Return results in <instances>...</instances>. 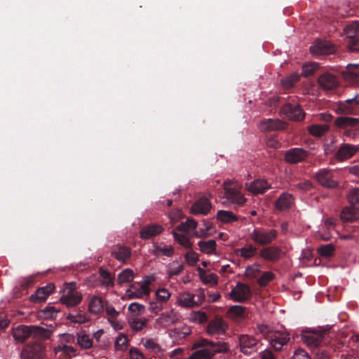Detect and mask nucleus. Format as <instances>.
<instances>
[{"mask_svg":"<svg viewBox=\"0 0 359 359\" xmlns=\"http://www.w3.org/2000/svg\"><path fill=\"white\" fill-rule=\"evenodd\" d=\"M201 348L194 352L189 359H211L217 352L226 351L225 344L213 343L205 339H201L193 344V348Z\"/></svg>","mask_w":359,"mask_h":359,"instance_id":"f257e3e1","label":"nucleus"},{"mask_svg":"<svg viewBox=\"0 0 359 359\" xmlns=\"http://www.w3.org/2000/svg\"><path fill=\"white\" fill-rule=\"evenodd\" d=\"M13 336L17 341H23L32 334L39 335L43 338H48L50 332L44 328L39 326L19 325L13 330Z\"/></svg>","mask_w":359,"mask_h":359,"instance_id":"f03ea898","label":"nucleus"},{"mask_svg":"<svg viewBox=\"0 0 359 359\" xmlns=\"http://www.w3.org/2000/svg\"><path fill=\"white\" fill-rule=\"evenodd\" d=\"M82 299V294L76 290V284L74 282L65 285L62 291L60 301L67 307H73L79 304Z\"/></svg>","mask_w":359,"mask_h":359,"instance_id":"7ed1b4c3","label":"nucleus"},{"mask_svg":"<svg viewBox=\"0 0 359 359\" xmlns=\"http://www.w3.org/2000/svg\"><path fill=\"white\" fill-rule=\"evenodd\" d=\"M224 197L231 203L243 205L245 202V197L241 194V186L236 181H226L223 184Z\"/></svg>","mask_w":359,"mask_h":359,"instance_id":"20e7f679","label":"nucleus"},{"mask_svg":"<svg viewBox=\"0 0 359 359\" xmlns=\"http://www.w3.org/2000/svg\"><path fill=\"white\" fill-rule=\"evenodd\" d=\"M277 231L274 229H264L255 228L250 233V238L252 241L259 245H266L276 239Z\"/></svg>","mask_w":359,"mask_h":359,"instance_id":"39448f33","label":"nucleus"},{"mask_svg":"<svg viewBox=\"0 0 359 359\" xmlns=\"http://www.w3.org/2000/svg\"><path fill=\"white\" fill-rule=\"evenodd\" d=\"M180 314L173 309L162 313L154 322L156 330L165 329L178 322Z\"/></svg>","mask_w":359,"mask_h":359,"instance_id":"423d86ee","label":"nucleus"},{"mask_svg":"<svg viewBox=\"0 0 359 359\" xmlns=\"http://www.w3.org/2000/svg\"><path fill=\"white\" fill-rule=\"evenodd\" d=\"M359 105V94H357L351 99H347L344 102H339L336 104L334 110L340 114H353L357 106Z\"/></svg>","mask_w":359,"mask_h":359,"instance_id":"0eeeda50","label":"nucleus"},{"mask_svg":"<svg viewBox=\"0 0 359 359\" xmlns=\"http://www.w3.org/2000/svg\"><path fill=\"white\" fill-rule=\"evenodd\" d=\"M150 280L148 278L142 280L140 283V288L135 284L131 285L126 290V295L129 299L142 298L150 293Z\"/></svg>","mask_w":359,"mask_h":359,"instance_id":"6e6552de","label":"nucleus"},{"mask_svg":"<svg viewBox=\"0 0 359 359\" xmlns=\"http://www.w3.org/2000/svg\"><path fill=\"white\" fill-rule=\"evenodd\" d=\"M251 295L250 288L245 284L238 283L229 293V297L234 302H243Z\"/></svg>","mask_w":359,"mask_h":359,"instance_id":"1a4fd4ad","label":"nucleus"},{"mask_svg":"<svg viewBox=\"0 0 359 359\" xmlns=\"http://www.w3.org/2000/svg\"><path fill=\"white\" fill-rule=\"evenodd\" d=\"M44 355V348L41 344L26 346L21 352V359H41Z\"/></svg>","mask_w":359,"mask_h":359,"instance_id":"9d476101","label":"nucleus"},{"mask_svg":"<svg viewBox=\"0 0 359 359\" xmlns=\"http://www.w3.org/2000/svg\"><path fill=\"white\" fill-rule=\"evenodd\" d=\"M310 50L312 54L319 55L333 53L336 48L330 41L317 40L311 46Z\"/></svg>","mask_w":359,"mask_h":359,"instance_id":"9b49d317","label":"nucleus"},{"mask_svg":"<svg viewBox=\"0 0 359 359\" xmlns=\"http://www.w3.org/2000/svg\"><path fill=\"white\" fill-rule=\"evenodd\" d=\"M239 346L242 353L249 355L257 351V341L250 335L242 334L239 337Z\"/></svg>","mask_w":359,"mask_h":359,"instance_id":"f8f14e48","label":"nucleus"},{"mask_svg":"<svg viewBox=\"0 0 359 359\" xmlns=\"http://www.w3.org/2000/svg\"><path fill=\"white\" fill-rule=\"evenodd\" d=\"M316 180L323 187L334 188L338 185L337 182L334 180L332 173L327 169H322L316 174Z\"/></svg>","mask_w":359,"mask_h":359,"instance_id":"ddd939ff","label":"nucleus"},{"mask_svg":"<svg viewBox=\"0 0 359 359\" xmlns=\"http://www.w3.org/2000/svg\"><path fill=\"white\" fill-rule=\"evenodd\" d=\"M281 112L292 121H301L304 117V113L298 104H287L283 107Z\"/></svg>","mask_w":359,"mask_h":359,"instance_id":"4468645a","label":"nucleus"},{"mask_svg":"<svg viewBox=\"0 0 359 359\" xmlns=\"http://www.w3.org/2000/svg\"><path fill=\"white\" fill-rule=\"evenodd\" d=\"M289 339V334L276 331L270 334L269 341L275 350L280 351Z\"/></svg>","mask_w":359,"mask_h":359,"instance_id":"2eb2a0df","label":"nucleus"},{"mask_svg":"<svg viewBox=\"0 0 359 359\" xmlns=\"http://www.w3.org/2000/svg\"><path fill=\"white\" fill-rule=\"evenodd\" d=\"M176 304L183 308H194L198 306L195 300V295L189 292H183L177 297Z\"/></svg>","mask_w":359,"mask_h":359,"instance_id":"dca6fc26","label":"nucleus"},{"mask_svg":"<svg viewBox=\"0 0 359 359\" xmlns=\"http://www.w3.org/2000/svg\"><path fill=\"white\" fill-rule=\"evenodd\" d=\"M226 328V323L222 319L217 318L210 321L207 327V332L210 335L222 334Z\"/></svg>","mask_w":359,"mask_h":359,"instance_id":"f3484780","label":"nucleus"},{"mask_svg":"<svg viewBox=\"0 0 359 359\" xmlns=\"http://www.w3.org/2000/svg\"><path fill=\"white\" fill-rule=\"evenodd\" d=\"M307 156V152L300 148H293L285 154V158L287 162L290 163H297L304 160Z\"/></svg>","mask_w":359,"mask_h":359,"instance_id":"a211bd4d","label":"nucleus"},{"mask_svg":"<svg viewBox=\"0 0 359 359\" xmlns=\"http://www.w3.org/2000/svg\"><path fill=\"white\" fill-rule=\"evenodd\" d=\"M319 85L324 89L330 90L339 86V80L330 73H324L318 79Z\"/></svg>","mask_w":359,"mask_h":359,"instance_id":"6ab92c4d","label":"nucleus"},{"mask_svg":"<svg viewBox=\"0 0 359 359\" xmlns=\"http://www.w3.org/2000/svg\"><path fill=\"white\" fill-rule=\"evenodd\" d=\"M359 150V146L352 145L349 144H343L339 147L336 158L339 161L351 158Z\"/></svg>","mask_w":359,"mask_h":359,"instance_id":"aec40b11","label":"nucleus"},{"mask_svg":"<svg viewBox=\"0 0 359 359\" xmlns=\"http://www.w3.org/2000/svg\"><path fill=\"white\" fill-rule=\"evenodd\" d=\"M285 128V123L278 119L269 118L261 121L259 128L261 131L281 130Z\"/></svg>","mask_w":359,"mask_h":359,"instance_id":"412c9836","label":"nucleus"},{"mask_svg":"<svg viewBox=\"0 0 359 359\" xmlns=\"http://www.w3.org/2000/svg\"><path fill=\"white\" fill-rule=\"evenodd\" d=\"M211 208V203L208 198H201L192 205L191 211L194 215H205L210 210Z\"/></svg>","mask_w":359,"mask_h":359,"instance_id":"4be33fe9","label":"nucleus"},{"mask_svg":"<svg viewBox=\"0 0 359 359\" xmlns=\"http://www.w3.org/2000/svg\"><path fill=\"white\" fill-rule=\"evenodd\" d=\"M55 286L53 284L40 287L31 296V300L33 302H43L53 292Z\"/></svg>","mask_w":359,"mask_h":359,"instance_id":"5701e85b","label":"nucleus"},{"mask_svg":"<svg viewBox=\"0 0 359 359\" xmlns=\"http://www.w3.org/2000/svg\"><path fill=\"white\" fill-rule=\"evenodd\" d=\"M196 226L197 223L196 221L188 219L185 222L177 226L175 231L188 236H196V233H197L196 231Z\"/></svg>","mask_w":359,"mask_h":359,"instance_id":"b1692460","label":"nucleus"},{"mask_svg":"<svg viewBox=\"0 0 359 359\" xmlns=\"http://www.w3.org/2000/svg\"><path fill=\"white\" fill-rule=\"evenodd\" d=\"M163 228L158 224H151L144 226L140 231V235L142 239H149L162 233Z\"/></svg>","mask_w":359,"mask_h":359,"instance_id":"393cba45","label":"nucleus"},{"mask_svg":"<svg viewBox=\"0 0 359 359\" xmlns=\"http://www.w3.org/2000/svg\"><path fill=\"white\" fill-rule=\"evenodd\" d=\"M259 255L265 260L274 262L280 257L281 250L276 247L264 248L260 251Z\"/></svg>","mask_w":359,"mask_h":359,"instance_id":"a878e982","label":"nucleus"},{"mask_svg":"<svg viewBox=\"0 0 359 359\" xmlns=\"http://www.w3.org/2000/svg\"><path fill=\"white\" fill-rule=\"evenodd\" d=\"M246 189L253 194H262L270 187L268 182L264 180H257L250 184H246Z\"/></svg>","mask_w":359,"mask_h":359,"instance_id":"bb28decb","label":"nucleus"},{"mask_svg":"<svg viewBox=\"0 0 359 359\" xmlns=\"http://www.w3.org/2000/svg\"><path fill=\"white\" fill-rule=\"evenodd\" d=\"M340 217L345 222H354L359 219V208L348 206L344 208L340 214Z\"/></svg>","mask_w":359,"mask_h":359,"instance_id":"cd10ccee","label":"nucleus"},{"mask_svg":"<svg viewBox=\"0 0 359 359\" xmlns=\"http://www.w3.org/2000/svg\"><path fill=\"white\" fill-rule=\"evenodd\" d=\"M257 253V248L252 244H248L243 248L234 250V254L245 259H249L253 257Z\"/></svg>","mask_w":359,"mask_h":359,"instance_id":"c85d7f7f","label":"nucleus"},{"mask_svg":"<svg viewBox=\"0 0 359 359\" xmlns=\"http://www.w3.org/2000/svg\"><path fill=\"white\" fill-rule=\"evenodd\" d=\"M359 123V118L341 116L338 117L334 121V125L342 129H346L349 128H354Z\"/></svg>","mask_w":359,"mask_h":359,"instance_id":"c756f323","label":"nucleus"},{"mask_svg":"<svg viewBox=\"0 0 359 359\" xmlns=\"http://www.w3.org/2000/svg\"><path fill=\"white\" fill-rule=\"evenodd\" d=\"M89 311L95 315L100 314L104 311L103 300L100 297L93 296L90 298L88 303Z\"/></svg>","mask_w":359,"mask_h":359,"instance_id":"7c9ffc66","label":"nucleus"},{"mask_svg":"<svg viewBox=\"0 0 359 359\" xmlns=\"http://www.w3.org/2000/svg\"><path fill=\"white\" fill-rule=\"evenodd\" d=\"M293 203V198L291 194H283L276 202V207L280 210L289 208Z\"/></svg>","mask_w":359,"mask_h":359,"instance_id":"2f4dec72","label":"nucleus"},{"mask_svg":"<svg viewBox=\"0 0 359 359\" xmlns=\"http://www.w3.org/2000/svg\"><path fill=\"white\" fill-rule=\"evenodd\" d=\"M174 253V248L172 245H164L161 243L159 245L154 244L153 249V254L156 256H167L170 257Z\"/></svg>","mask_w":359,"mask_h":359,"instance_id":"473e14b6","label":"nucleus"},{"mask_svg":"<svg viewBox=\"0 0 359 359\" xmlns=\"http://www.w3.org/2000/svg\"><path fill=\"white\" fill-rule=\"evenodd\" d=\"M200 250L205 254H216V242L214 240L200 241L198 243Z\"/></svg>","mask_w":359,"mask_h":359,"instance_id":"72a5a7b5","label":"nucleus"},{"mask_svg":"<svg viewBox=\"0 0 359 359\" xmlns=\"http://www.w3.org/2000/svg\"><path fill=\"white\" fill-rule=\"evenodd\" d=\"M344 33L351 39L359 37V21H354L346 25L344 29Z\"/></svg>","mask_w":359,"mask_h":359,"instance_id":"f704fd0d","label":"nucleus"},{"mask_svg":"<svg viewBox=\"0 0 359 359\" xmlns=\"http://www.w3.org/2000/svg\"><path fill=\"white\" fill-rule=\"evenodd\" d=\"M175 240L182 246L185 248L190 249L192 247V243L190 241L191 236L180 233L176 231L172 232Z\"/></svg>","mask_w":359,"mask_h":359,"instance_id":"c9c22d12","label":"nucleus"},{"mask_svg":"<svg viewBox=\"0 0 359 359\" xmlns=\"http://www.w3.org/2000/svg\"><path fill=\"white\" fill-rule=\"evenodd\" d=\"M60 309L53 306H48L44 309L39 311L38 315L40 318L44 319H53L55 318L59 313Z\"/></svg>","mask_w":359,"mask_h":359,"instance_id":"e433bc0d","label":"nucleus"},{"mask_svg":"<svg viewBox=\"0 0 359 359\" xmlns=\"http://www.w3.org/2000/svg\"><path fill=\"white\" fill-rule=\"evenodd\" d=\"M228 316L233 320L244 318L246 316L245 308L240 305L233 306L229 309Z\"/></svg>","mask_w":359,"mask_h":359,"instance_id":"4c0bfd02","label":"nucleus"},{"mask_svg":"<svg viewBox=\"0 0 359 359\" xmlns=\"http://www.w3.org/2000/svg\"><path fill=\"white\" fill-rule=\"evenodd\" d=\"M345 81L353 85H359V72L354 69H346L342 72Z\"/></svg>","mask_w":359,"mask_h":359,"instance_id":"58836bf2","label":"nucleus"},{"mask_svg":"<svg viewBox=\"0 0 359 359\" xmlns=\"http://www.w3.org/2000/svg\"><path fill=\"white\" fill-rule=\"evenodd\" d=\"M198 271L200 278L205 283H209L212 285H216L217 283V276L214 273H208L200 267L198 268Z\"/></svg>","mask_w":359,"mask_h":359,"instance_id":"ea45409f","label":"nucleus"},{"mask_svg":"<svg viewBox=\"0 0 359 359\" xmlns=\"http://www.w3.org/2000/svg\"><path fill=\"white\" fill-rule=\"evenodd\" d=\"M147 323L148 320L144 317H135L129 321V325L133 330L139 332L141 331L144 327H146Z\"/></svg>","mask_w":359,"mask_h":359,"instance_id":"a19ab883","label":"nucleus"},{"mask_svg":"<svg viewBox=\"0 0 359 359\" xmlns=\"http://www.w3.org/2000/svg\"><path fill=\"white\" fill-rule=\"evenodd\" d=\"M217 219L224 223H231L237 220V217L231 211L219 210Z\"/></svg>","mask_w":359,"mask_h":359,"instance_id":"79ce46f5","label":"nucleus"},{"mask_svg":"<svg viewBox=\"0 0 359 359\" xmlns=\"http://www.w3.org/2000/svg\"><path fill=\"white\" fill-rule=\"evenodd\" d=\"M260 265L255 263L246 267L245 271V276L248 279H255L260 273Z\"/></svg>","mask_w":359,"mask_h":359,"instance_id":"37998d69","label":"nucleus"},{"mask_svg":"<svg viewBox=\"0 0 359 359\" xmlns=\"http://www.w3.org/2000/svg\"><path fill=\"white\" fill-rule=\"evenodd\" d=\"M113 254L117 259L124 262L130 256V250L128 248L119 246L113 251Z\"/></svg>","mask_w":359,"mask_h":359,"instance_id":"c03bdc74","label":"nucleus"},{"mask_svg":"<svg viewBox=\"0 0 359 359\" xmlns=\"http://www.w3.org/2000/svg\"><path fill=\"white\" fill-rule=\"evenodd\" d=\"M208 319L206 314L203 311H192L189 314L188 320L195 323H203Z\"/></svg>","mask_w":359,"mask_h":359,"instance_id":"a18cd8bd","label":"nucleus"},{"mask_svg":"<svg viewBox=\"0 0 359 359\" xmlns=\"http://www.w3.org/2000/svg\"><path fill=\"white\" fill-rule=\"evenodd\" d=\"M327 124L313 125L309 128V133L314 136L320 137L324 135L328 130Z\"/></svg>","mask_w":359,"mask_h":359,"instance_id":"49530a36","label":"nucleus"},{"mask_svg":"<svg viewBox=\"0 0 359 359\" xmlns=\"http://www.w3.org/2000/svg\"><path fill=\"white\" fill-rule=\"evenodd\" d=\"M133 278V271L130 269H126L119 273L117 281L118 284H123L132 281Z\"/></svg>","mask_w":359,"mask_h":359,"instance_id":"de8ad7c7","label":"nucleus"},{"mask_svg":"<svg viewBox=\"0 0 359 359\" xmlns=\"http://www.w3.org/2000/svg\"><path fill=\"white\" fill-rule=\"evenodd\" d=\"M128 345V339L125 334H119L115 341V347L116 350L125 351L127 349Z\"/></svg>","mask_w":359,"mask_h":359,"instance_id":"09e8293b","label":"nucleus"},{"mask_svg":"<svg viewBox=\"0 0 359 359\" xmlns=\"http://www.w3.org/2000/svg\"><path fill=\"white\" fill-rule=\"evenodd\" d=\"M78 344L83 348H89L92 346V341L85 333H79L77 338Z\"/></svg>","mask_w":359,"mask_h":359,"instance_id":"8fccbe9b","label":"nucleus"},{"mask_svg":"<svg viewBox=\"0 0 359 359\" xmlns=\"http://www.w3.org/2000/svg\"><path fill=\"white\" fill-rule=\"evenodd\" d=\"M334 251V246L332 244H327L320 246L318 249V252L321 257H324L325 258L331 257Z\"/></svg>","mask_w":359,"mask_h":359,"instance_id":"3c124183","label":"nucleus"},{"mask_svg":"<svg viewBox=\"0 0 359 359\" xmlns=\"http://www.w3.org/2000/svg\"><path fill=\"white\" fill-rule=\"evenodd\" d=\"M171 293L164 287L160 288L156 291V297L158 302L161 303L167 302L170 298Z\"/></svg>","mask_w":359,"mask_h":359,"instance_id":"603ef678","label":"nucleus"},{"mask_svg":"<svg viewBox=\"0 0 359 359\" xmlns=\"http://www.w3.org/2000/svg\"><path fill=\"white\" fill-rule=\"evenodd\" d=\"M304 337L308 344L313 346H318L321 341V336L319 334L310 333L304 335Z\"/></svg>","mask_w":359,"mask_h":359,"instance_id":"864d4df0","label":"nucleus"},{"mask_svg":"<svg viewBox=\"0 0 359 359\" xmlns=\"http://www.w3.org/2000/svg\"><path fill=\"white\" fill-rule=\"evenodd\" d=\"M128 311L132 313V315L137 317L139 315L144 313V306L139 303L133 302L128 306Z\"/></svg>","mask_w":359,"mask_h":359,"instance_id":"5fc2aeb1","label":"nucleus"},{"mask_svg":"<svg viewBox=\"0 0 359 359\" xmlns=\"http://www.w3.org/2000/svg\"><path fill=\"white\" fill-rule=\"evenodd\" d=\"M100 281L102 285L105 286H111L113 285V279L110 274L104 269L100 270Z\"/></svg>","mask_w":359,"mask_h":359,"instance_id":"6e6d98bb","label":"nucleus"},{"mask_svg":"<svg viewBox=\"0 0 359 359\" xmlns=\"http://www.w3.org/2000/svg\"><path fill=\"white\" fill-rule=\"evenodd\" d=\"M67 318L72 323L82 324L87 321V318L81 313H69Z\"/></svg>","mask_w":359,"mask_h":359,"instance_id":"4d7b16f0","label":"nucleus"},{"mask_svg":"<svg viewBox=\"0 0 359 359\" xmlns=\"http://www.w3.org/2000/svg\"><path fill=\"white\" fill-rule=\"evenodd\" d=\"M318 68V65L315 62L306 63L302 67V74L308 76L312 74Z\"/></svg>","mask_w":359,"mask_h":359,"instance_id":"13d9d810","label":"nucleus"},{"mask_svg":"<svg viewBox=\"0 0 359 359\" xmlns=\"http://www.w3.org/2000/svg\"><path fill=\"white\" fill-rule=\"evenodd\" d=\"M186 262L190 266H195L198 261V255L196 252L189 250L185 256Z\"/></svg>","mask_w":359,"mask_h":359,"instance_id":"bf43d9fd","label":"nucleus"},{"mask_svg":"<svg viewBox=\"0 0 359 359\" xmlns=\"http://www.w3.org/2000/svg\"><path fill=\"white\" fill-rule=\"evenodd\" d=\"M274 278V275L271 271H265L262 276L258 278L257 282L261 286L266 285L269 281L273 280Z\"/></svg>","mask_w":359,"mask_h":359,"instance_id":"052dcab7","label":"nucleus"},{"mask_svg":"<svg viewBox=\"0 0 359 359\" xmlns=\"http://www.w3.org/2000/svg\"><path fill=\"white\" fill-rule=\"evenodd\" d=\"M299 79V75L297 74H293L290 76L287 77L282 80V84L285 88H289L293 86V84L297 81Z\"/></svg>","mask_w":359,"mask_h":359,"instance_id":"680f3d73","label":"nucleus"},{"mask_svg":"<svg viewBox=\"0 0 359 359\" xmlns=\"http://www.w3.org/2000/svg\"><path fill=\"white\" fill-rule=\"evenodd\" d=\"M348 201L352 203H359V188L351 189L347 195Z\"/></svg>","mask_w":359,"mask_h":359,"instance_id":"e2e57ef3","label":"nucleus"},{"mask_svg":"<svg viewBox=\"0 0 359 359\" xmlns=\"http://www.w3.org/2000/svg\"><path fill=\"white\" fill-rule=\"evenodd\" d=\"M183 269V266L178 262H174L170 265L168 273L170 276L179 274Z\"/></svg>","mask_w":359,"mask_h":359,"instance_id":"0e129e2a","label":"nucleus"},{"mask_svg":"<svg viewBox=\"0 0 359 359\" xmlns=\"http://www.w3.org/2000/svg\"><path fill=\"white\" fill-rule=\"evenodd\" d=\"M163 306L162 304L159 303L158 302H151L149 303V310L154 314L158 313L163 310Z\"/></svg>","mask_w":359,"mask_h":359,"instance_id":"69168bd1","label":"nucleus"},{"mask_svg":"<svg viewBox=\"0 0 359 359\" xmlns=\"http://www.w3.org/2000/svg\"><path fill=\"white\" fill-rule=\"evenodd\" d=\"M203 226H204L200 229L199 232H197V233H196V237L206 236L207 235L209 234V231L212 229V225L209 223L205 222L203 224Z\"/></svg>","mask_w":359,"mask_h":359,"instance_id":"338daca9","label":"nucleus"},{"mask_svg":"<svg viewBox=\"0 0 359 359\" xmlns=\"http://www.w3.org/2000/svg\"><path fill=\"white\" fill-rule=\"evenodd\" d=\"M292 359H311V358L304 350L298 349L294 352Z\"/></svg>","mask_w":359,"mask_h":359,"instance_id":"774afa93","label":"nucleus"}]
</instances>
